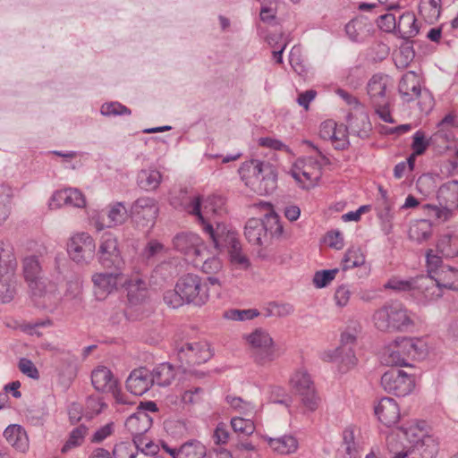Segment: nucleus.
<instances>
[{"label":"nucleus","mask_w":458,"mask_h":458,"mask_svg":"<svg viewBox=\"0 0 458 458\" xmlns=\"http://www.w3.org/2000/svg\"><path fill=\"white\" fill-rule=\"evenodd\" d=\"M223 199L220 197L201 196L190 197L184 205V210L195 216L196 221L201 225L202 230L212 240L215 247H219L220 233L225 231L224 225L216 220V216L223 212Z\"/></svg>","instance_id":"obj_1"},{"label":"nucleus","mask_w":458,"mask_h":458,"mask_svg":"<svg viewBox=\"0 0 458 458\" xmlns=\"http://www.w3.org/2000/svg\"><path fill=\"white\" fill-rule=\"evenodd\" d=\"M239 174L245 185L259 195L271 194L276 188V174L268 162L251 159L242 165Z\"/></svg>","instance_id":"obj_2"},{"label":"nucleus","mask_w":458,"mask_h":458,"mask_svg":"<svg viewBox=\"0 0 458 458\" xmlns=\"http://www.w3.org/2000/svg\"><path fill=\"white\" fill-rule=\"evenodd\" d=\"M427 351V344L423 339L398 337L384 350L382 361L387 366H408V358H423Z\"/></svg>","instance_id":"obj_3"},{"label":"nucleus","mask_w":458,"mask_h":458,"mask_svg":"<svg viewBox=\"0 0 458 458\" xmlns=\"http://www.w3.org/2000/svg\"><path fill=\"white\" fill-rule=\"evenodd\" d=\"M375 327L382 332H404L413 326L408 310L400 302L386 303L372 317Z\"/></svg>","instance_id":"obj_4"},{"label":"nucleus","mask_w":458,"mask_h":458,"mask_svg":"<svg viewBox=\"0 0 458 458\" xmlns=\"http://www.w3.org/2000/svg\"><path fill=\"white\" fill-rule=\"evenodd\" d=\"M245 339L257 365L267 367L279 357L276 345L267 330L257 328L247 335Z\"/></svg>","instance_id":"obj_5"},{"label":"nucleus","mask_w":458,"mask_h":458,"mask_svg":"<svg viewBox=\"0 0 458 458\" xmlns=\"http://www.w3.org/2000/svg\"><path fill=\"white\" fill-rule=\"evenodd\" d=\"M100 265L107 269L122 271L124 260L122 257L117 238L111 233H104L98 242L97 251Z\"/></svg>","instance_id":"obj_6"},{"label":"nucleus","mask_w":458,"mask_h":458,"mask_svg":"<svg viewBox=\"0 0 458 458\" xmlns=\"http://www.w3.org/2000/svg\"><path fill=\"white\" fill-rule=\"evenodd\" d=\"M176 285L177 291L182 294L185 303L202 306L208 300V286L197 275L187 274L182 276Z\"/></svg>","instance_id":"obj_7"},{"label":"nucleus","mask_w":458,"mask_h":458,"mask_svg":"<svg viewBox=\"0 0 458 458\" xmlns=\"http://www.w3.org/2000/svg\"><path fill=\"white\" fill-rule=\"evenodd\" d=\"M17 262L14 257L0 259V302H11L18 293L20 284L16 275Z\"/></svg>","instance_id":"obj_8"},{"label":"nucleus","mask_w":458,"mask_h":458,"mask_svg":"<svg viewBox=\"0 0 458 458\" xmlns=\"http://www.w3.org/2000/svg\"><path fill=\"white\" fill-rule=\"evenodd\" d=\"M158 211L157 201L154 198L143 196L131 204L129 214L139 227L146 228L155 225Z\"/></svg>","instance_id":"obj_9"},{"label":"nucleus","mask_w":458,"mask_h":458,"mask_svg":"<svg viewBox=\"0 0 458 458\" xmlns=\"http://www.w3.org/2000/svg\"><path fill=\"white\" fill-rule=\"evenodd\" d=\"M381 386L385 391L396 396H406L414 388V379L411 375L394 368L385 372L381 377Z\"/></svg>","instance_id":"obj_10"},{"label":"nucleus","mask_w":458,"mask_h":458,"mask_svg":"<svg viewBox=\"0 0 458 458\" xmlns=\"http://www.w3.org/2000/svg\"><path fill=\"white\" fill-rule=\"evenodd\" d=\"M290 174L303 189H310L321 177V165L311 157L301 158L293 164Z\"/></svg>","instance_id":"obj_11"},{"label":"nucleus","mask_w":458,"mask_h":458,"mask_svg":"<svg viewBox=\"0 0 458 458\" xmlns=\"http://www.w3.org/2000/svg\"><path fill=\"white\" fill-rule=\"evenodd\" d=\"M177 356L182 365L195 366L205 363L212 357L206 342L182 343L176 346Z\"/></svg>","instance_id":"obj_12"},{"label":"nucleus","mask_w":458,"mask_h":458,"mask_svg":"<svg viewBox=\"0 0 458 458\" xmlns=\"http://www.w3.org/2000/svg\"><path fill=\"white\" fill-rule=\"evenodd\" d=\"M67 250L73 261L87 263L95 255L96 243L88 233H78L71 237Z\"/></svg>","instance_id":"obj_13"},{"label":"nucleus","mask_w":458,"mask_h":458,"mask_svg":"<svg viewBox=\"0 0 458 458\" xmlns=\"http://www.w3.org/2000/svg\"><path fill=\"white\" fill-rule=\"evenodd\" d=\"M220 246L215 248H226L230 262L233 266L243 270L249 268L250 262L248 257L242 252L241 242L233 232L228 231L225 233L224 231V233H220Z\"/></svg>","instance_id":"obj_14"},{"label":"nucleus","mask_w":458,"mask_h":458,"mask_svg":"<svg viewBox=\"0 0 458 458\" xmlns=\"http://www.w3.org/2000/svg\"><path fill=\"white\" fill-rule=\"evenodd\" d=\"M94 293L98 300H104L107 295L116 291L119 284H123L122 271L113 273L102 272L92 276Z\"/></svg>","instance_id":"obj_15"},{"label":"nucleus","mask_w":458,"mask_h":458,"mask_svg":"<svg viewBox=\"0 0 458 458\" xmlns=\"http://www.w3.org/2000/svg\"><path fill=\"white\" fill-rule=\"evenodd\" d=\"M173 245L177 251L191 258L192 260L206 252V246L198 234L193 233L176 234L173 239Z\"/></svg>","instance_id":"obj_16"},{"label":"nucleus","mask_w":458,"mask_h":458,"mask_svg":"<svg viewBox=\"0 0 458 458\" xmlns=\"http://www.w3.org/2000/svg\"><path fill=\"white\" fill-rule=\"evenodd\" d=\"M22 275L31 289L38 288L43 284L44 269L42 259L35 254L25 256L21 260Z\"/></svg>","instance_id":"obj_17"},{"label":"nucleus","mask_w":458,"mask_h":458,"mask_svg":"<svg viewBox=\"0 0 458 458\" xmlns=\"http://www.w3.org/2000/svg\"><path fill=\"white\" fill-rule=\"evenodd\" d=\"M153 386L150 370L140 368L132 370L127 380L126 388L134 395H142Z\"/></svg>","instance_id":"obj_18"},{"label":"nucleus","mask_w":458,"mask_h":458,"mask_svg":"<svg viewBox=\"0 0 458 458\" xmlns=\"http://www.w3.org/2000/svg\"><path fill=\"white\" fill-rule=\"evenodd\" d=\"M63 205L83 208L86 205V200L82 192L78 189L69 188L55 191L49 202L51 208Z\"/></svg>","instance_id":"obj_19"},{"label":"nucleus","mask_w":458,"mask_h":458,"mask_svg":"<svg viewBox=\"0 0 458 458\" xmlns=\"http://www.w3.org/2000/svg\"><path fill=\"white\" fill-rule=\"evenodd\" d=\"M375 414L383 424L391 427L399 420L400 410L393 398L384 397L375 407Z\"/></svg>","instance_id":"obj_20"},{"label":"nucleus","mask_w":458,"mask_h":458,"mask_svg":"<svg viewBox=\"0 0 458 458\" xmlns=\"http://www.w3.org/2000/svg\"><path fill=\"white\" fill-rule=\"evenodd\" d=\"M398 90L403 99L411 102L421 94L420 80L414 72H408L403 75L398 85Z\"/></svg>","instance_id":"obj_21"},{"label":"nucleus","mask_w":458,"mask_h":458,"mask_svg":"<svg viewBox=\"0 0 458 458\" xmlns=\"http://www.w3.org/2000/svg\"><path fill=\"white\" fill-rule=\"evenodd\" d=\"M389 82L390 78L381 73L374 74L370 78L367 85V90L372 104H383L382 102L389 100L386 95Z\"/></svg>","instance_id":"obj_22"},{"label":"nucleus","mask_w":458,"mask_h":458,"mask_svg":"<svg viewBox=\"0 0 458 458\" xmlns=\"http://www.w3.org/2000/svg\"><path fill=\"white\" fill-rule=\"evenodd\" d=\"M91 382L96 390L104 393L115 392L117 380L106 367H98L91 373Z\"/></svg>","instance_id":"obj_23"},{"label":"nucleus","mask_w":458,"mask_h":458,"mask_svg":"<svg viewBox=\"0 0 458 458\" xmlns=\"http://www.w3.org/2000/svg\"><path fill=\"white\" fill-rule=\"evenodd\" d=\"M322 359L326 361H339L341 369L347 371L354 368L358 362L352 348L338 347L333 351L325 352Z\"/></svg>","instance_id":"obj_24"},{"label":"nucleus","mask_w":458,"mask_h":458,"mask_svg":"<svg viewBox=\"0 0 458 458\" xmlns=\"http://www.w3.org/2000/svg\"><path fill=\"white\" fill-rule=\"evenodd\" d=\"M128 216L125 205L123 202H114L108 207L106 223L96 222L95 226L98 231H101L105 227L113 228L124 224Z\"/></svg>","instance_id":"obj_25"},{"label":"nucleus","mask_w":458,"mask_h":458,"mask_svg":"<svg viewBox=\"0 0 458 458\" xmlns=\"http://www.w3.org/2000/svg\"><path fill=\"white\" fill-rule=\"evenodd\" d=\"M244 235L248 242L252 245L263 246L268 241L266 233V227L261 219L250 218L244 226Z\"/></svg>","instance_id":"obj_26"},{"label":"nucleus","mask_w":458,"mask_h":458,"mask_svg":"<svg viewBox=\"0 0 458 458\" xmlns=\"http://www.w3.org/2000/svg\"><path fill=\"white\" fill-rule=\"evenodd\" d=\"M153 418L144 411H137L125 421V428L132 435H143L151 428Z\"/></svg>","instance_id":"obj_27"},{"label":"nucleus","mask_w":458,"mask_h":458,"mask_svg":"<svg viewBox=\"0 0 458 458\" xmlns=\"http://www.w3.org/2000/svg\"><path fill=\"white\" fill-rule=\"evenodd\" d=\"M408 427L400 428L397 434H391L387 437L386 446L391 458H403V456L412 448L413 445L410 444L403 434V430Z\"/></svg>","instance_id":"obj_28"},{"label":"nucleus","mask_w":458,"mask_h":458,"mask_svg":"<svg viewBox=\"0 0 458 458\" xmlns=\"http://www.w3.org/2000/svg\"><path fill=\"white\" fill-rule=\"evenodd\" d=\"M259 207L267 211L262 223L266 227V233H268L272 236L280 237L284 233L283 225L281 224L279 216L273 210L272 205L267 202H259Z\"/></svg>","instance_id":"obj_29"},{"label":"nucleus","mask_w":458,"mask_h":458,"mask_svg":"<svg viewBox=\"0 0 458 458\" xmlns=\"http://www.w3.org/2000/svg\"><path fill=\"white\" fill-rule=\"evenodd\" d=\"M354 428H345L342 434L341 449L344 453V458H360L361 445L355 438Z\"/></svg>","instance_id":"obj_30"},{"label":"nucleus","mask_w":458,"mask_h":458,"mask_svg":"<svg viewBox=\"0 0 458 458\" xmlns=\"http://www.w3.org/2000/svg\"><path fill=\"white\" fill-rule=\"evenodd\" d=\"M6 441L20 452L29 447V439L25 430L20 425H10L4 431Z\"/></svg>","instance_id":"obj_31"},{"label":"nucleus","mask_w":458,"mask_h":458,"mask_svg":"<svg viewBox=\"0 0 458 458\" xmlns=\"http://www.w3.org/2000/svg\"><path fill=\"white\" fill-rule=\"evenodd\" d=\"M150 373L153 385L156 384L159 386H167L175 378V369L168 362L158 364Z\"/></svg>","instance_id":"obj_32"},{"label":"nucleus","mask_w":458,"mask_h":458,"mask_svg":"<svg viewBox=\"0 0 458 458\" xmlns=\"http://www.w3.org/2000/svg\"><path fill=\"white\" fill-rule=\"evenodd\" d=\"M123 284H125L128 300L131 303L136 304L140 302L147 296V283L139 276L128 281L123 279Z\"/></svg>","instance_id":"obj_33"},{"label":"nucleus","mask_w":458,"mask_h":458,"mask_svg":"<svg viewBox=\"0 0 458 458\" xmlns=\"http://www.w3.org/2000/svg\"><path fill=\"white\" fill-rule=\"evenodd\" d=\"M162 182V174L157 169H142L137 176L139 187L144 191H151L158 188Z\"/></svg>","instance_id":"obj_34"},{"label":"nucleus","mask_w":458,"mask_h":458,"mask_svg":"<svg viewBox=\"0 0 458 458\" xmlns=\"http://www.w3.org/2000/svg\"><path fill=\"white\" fill-rule=\"evenodd\" d=\"M290 386L297 394L316 388L310 375L304 369H299L292 374Z\"/></svg>","instance_id":"obj_35"},{"label":"nucleus","mask_w":458,"mask_h":458,"mask_svg":"<svg viewBox=\"0 0 458 458\" xmlns=\"http://www.w3.org/2000/svg\"><path fill=\"white\" fill-rule=\"evenodd\" d=\"M396 31L403 38L415 37L419 32L415 14L411 12H405L401 14L397 21Z\"/></svg>","instance_id":"obj_36"},{"label":"nucleus","mask_w":458,"mask_h":458,"mask_svg":"<svg viewBox=\"0 0 458 458\" xmlns=\"http://www.w3.org/2000/svg\"><path fill=\"white\" fill-rule=\"evenodd\" d=\"M268 445L280 454H290L294 453L298 448L297 439L291 435H284L280 437L266 438Z\"/></svg>","instance_id":"obj_37"},{"label":"nucleus","mask_w":458,"mask_h":458,"mask_svg":"<svg viewBox=\"0 0 458 458\" xmlns=\"http://www.w3.org/2000/svg\"><path fill=\"white\" fill-rule=\"evenodd\" d=\"M193 263L195 267H199L206 274H216L219 272L223 267L221 259L216 256L209 257L207 249L204 254L193 259Z\"/></svg>","instance_id":"obj_38"},{"label":"nucleus","mask_w":458,"mask_h":458,"mask_svg":"<svg viewBox=\"0 0 458 458\" xmlns=\"http://www.w3.org/2000/svg\"><path fill=\"white\" fill-rule=\"evenodd\" d=\"M89 428L85 425H80L74 428L69 434V437L61 448L62 453H67L70 450L81 446L88 434Z\"/></svg>","instance_id":"obj_39"},{"label":"nucleus","mask_w":458,"mask_h":458,"mask_svg":"<svg viewBox=\"0 0 458 458\" xmlns=\"http://www.w3.org/2000/svg\"><path fill=\"white\" fill-rule=\"evenodd\" d=\"M13 197L12 188L5 184H0V225L10 216Z\"/></svg>","instance_id":"obj_40"},{"label":"nucleus","mask_w":458,"mask_h":458,"mask_svg":"<svg viewBox=\"0 0 458 458\" xmlns=\"http://www.w3.org/2000/svg\"><path fill=\"white\" fill-rule=\"evenodd\" d=\"M182 458H205L206 446L199 440L191 439L181 445Z\"/></svg>","instance_id":"obj_41"},{"label":"nucleus","mask_w":458,"mask_h":458,"mask_svg":"<svg viewBox=\"0 0 458 458\" xmlns=\"http://www.w3.org/2000/svg\"><path fill=\"white\" fill-rule=\"evenodd\" d=\"M437 249L445 257H458V235H443L438 241Z\"/></svg>","instance_id":"obj_42"},{"label":"nucleus","mask_w":458,"mask_h":458,"mask_svg":"<svg viewBox=\"0 0 458 458\" xmlns=\"http://www.w3.org/2000/svg\"><path fill=\"white\" fill-rule=\"evenodd\" d=\"M365 263V256L360 248L352 247L348 249L342 260L344 271L360 267Z\"/></svg>","instance_id":"obj_43"},{"label":"nucleus","mask_w":458,"mask_h":458,"mask_svg":"<svg viewBox=\"0 0 458 458\" xmlns=\"http://www.w3.org/2000/svg\"><path fill=\"white\" fill-rule=\"evenodd\" d=\"M431 235V226L427 220H420L413 224L409 230L411 240L419 243L427 241Z\"/></svg>","instance_id":"obj_44"},{"label":"nucleus","mask_w":458,"mask_h":458,"mask_svg":"<svg viewBox=\"0 0 458 458\" xmlns=\"http://www.w3.org/2000/svg\"><path fill=\"white\" fill-rule=\"evenodd\" d=\"M441 0H421L420 13L428 22L437 21L440 15Z\"/></svg>","instance_id":"obj_45"},{"label":"nucleus","mask_w":458,"mask_h":458,"mask_svg":"<svg viewBox=\"0 0 458 458\" xmlns=\"http://www.w3.org/2000/svg\"><path fill=\"white\" fill-rule=\"evenodd\" d=\"M301 396V408L303 413L314 412L320 404V398L316 388L308 392L298 394Z\"/></svg>","instance_id":"obj_46"},{"label":"nucleus","mask_w":458,"mask_h":458,"mask_svg":"<svg viewBox=\"0 0 458 458\" xmlns=\"http://www.w3.org/2000/svg\"><path fill=\"white\" fill-rule=\"evenodd\" d=\"M448 268H453L452 267H442L438 276L435 278L437 286L438 288H447L451 290L457 291L458 290V280L457 277L453 276L452 274L446 272Z\"/></svg>","instance_id":"obj_47"},{"label":"nucleus","mask_w":458,"mask_h":458,"mask_svg":"<svg viewBox=\"0 0 458 458\" xmlns=\"http://www.w3.org/2000/svg\"><path fill=\"white\" fill-rule=\"evenodd\" d=\"M226 403L235 411L242 412L245 415H251L255 413L256 407L250 403L242 400L241 397L227 395L225 397Z\"/></svg>","instance_id":"obj_48"},{"label":"nucleus","mask_w":458,"mask_h":458,"mask_svg":"<svg viewBox=\"0 0 458 458\" xmlns=\"http://www.w3.org/2000/svg\"><path fill=\"white\" fill-rule=\"evenodd\" d=\"M351 133L354 134L361 139H365L369 136V132L371 130L370 123L368 117L364 114L360 118H357L355 121H352L349 124Z\"/></svg>","instance_id":"obj_49"},{"label":"nucleus","mask_w":458,"mask_h":458,"mask_svg":"<svg viewBox=\"0 0 458 458\" xmlns=\"http://www.w3.org/2000/svg\"><path fill=\"white\" fill-rule=\"evenodd\" d=\"M231 426L234 432L244 436H250L255 431V425L250 419L234 417L231 420Z\"/></svg>","instance_id":"obj_50"},{"label":"nucleus","mask_w":458,"mask_h":458,"mask_svg":"<svg viewBox=\"0 0 458 458\" xmlns=\"http://www.w3.org/2000/svg\"><path fill=\"white\" fill-rule=\"evenodd\" d=\"M100 113L105 116H116L130 115L131 112L119 102H109L101 106Z\"/></svg>","instance_id":"obj_51"},{"label":"nucleus","mask_w":458,"mask_h":458,"mask_svg":"<svg viewBox=\"0 0 458 458\" xmlns=\"http://www.w3.org/2000/svg\"><path fill=\"white\" fill-rule=\"evenodd\" d=\"M377 216L384 233L389 234L393 229L394 213L386 200H384V208L378 212Z\"/></svg>","instance_id":"obj_52"},{"label":"nucleus","mask_w":458,"mask_h":458,"mask_svg":"<svg viewBox=\"0 0 458 458\" xmlns=\"http://www.w3.org/2000/svg\"><path fill=\"white\" fill-rule=\"evenodd\" d=\"M259 315L256 309L249 310H229L225 312V318L233 321H245L252 319Z\"/></svg>","instance_id":"obj_53"},{"label":"nucleus","mask_w":458,"mask_h":458,"mask_svg":"<svg viewBox=\"0 0 458 458\" xmlns=\"http://www.w3.org/2000/svg\"><path fill=\"white\" fill-rule=\"evenodd\" d=\"M334 134L330 140L335 148L339 150L345 149L349 146L347 128L343 124H336V130H335Z\"/></svg>","instance_id":"obj_54"},{"label":"nucleus","mask_w":458,"mask_h":458,"mask_svg":"<svg viewBox=\"0 0 458 458\" xmlns=\"http://www.w3.org/2000/svg\"><path fill=\"white\" fill-rule=\"evenodd\" d=\"M338 268L317 271L313 276V284L317 288L327 286L338 273Z\"/></svg>","instance_id":"obj_55"},{"label":"nucleus","mask_w":458,"mask_h":458,"mask_svg":"<svg viewBox=\"0 0 458 458\" xmlns=\"http://www.w3.org/2000/svg\"><path fill=\"white\" fill-rule=\"evenodd\" d=\"M393 11H387L386 13L380 14L377 20V26L384 31H396L397 21Z\"/></svg>","instance_id":"obj_56"},{"label":"nucleus","mask_w":458,"mask_h":458,"mask_svg":"<svg viewBox=\"0 0 458 458\" xmlns=\"http://www.w3.org/2000/svg\"><path fill=\"white\" fill-rule=\"evenodd\" d=\"M114 458H135V445L131 442L116 444L113 449Z\"/></svg>","instance_id":"obj_57"},{"label":"nucleus","mask_w":458,"mask_h":458,"mask_svg":"<svg viewBox=\"0 0 458 458\" xmlns=\"http://www.w3.org/2000/svg\"><path fill=\"white\" fill-rule=\"evenodd\" d=\"M106 407V403L98 397L90 396L86 401L85 416L89 419L99 414Z\"/></svg>","instance_id":"obj_58"},{"label":"nucleus","mask_w":458,"mask_h":458,"mask_svg":"<svg viewBox=\"0 0 458 458\" xmlns=\"http://www.w3.org/2000/svg\"><path fill=\"white\" fill-rule=\"evenodd\" d=\"M428 146L429 141L426 140L425 133L422 131H417L413 135V141L411 144L413 155H422Z\"/></svg>","instance_id":"obj_59"},{"label":"nucleus","mask_w":458,"mask_h":458,"mask_svg":"<svg viewBox=\"0 0 458 458\" xmlns=\"http://www.w3.org/2000/svg\"><path fill=\"white\" fill-rule=\"evenodd\" d=\"M165 247L162 243L156 240L149 241L142 251V256L147 260L155 259L156 257L163 254Z\"/></svg>","instance_id":"obj_60"},{"label":"nucleus","mask_w":458,"mask_h":458,"mask_svg":"<svg viewBox=\"0 0 458 458\" xmlns=\"http://www.w3.org/2000/svg\"><path fill=\"white\" fill-rule=\"evenodd\" d=\"M414 57L413 50L409 47H403L394 56V64L398 69L406 68Z\"/></svg>","instance_id":"obj_61"},{"label":"nucleus","mask_w":458,"mask_h":458,"mask_svg":"<svg viewBox=\"0 0 458 458\" xmlns=\"http://www.w3.org/2000/svg\"><path fill=\"white\" fill-rule=\"evenodd\" d=\"M386 288H389L394 291L400 292H407L411 291L415 287V281L413 279L411 280H402L396 277L391 278L385 285Z\"/></svg>","instance_id":"obj_62"},{"label":"nucleus","mask_w":458,"mask_h":458,"mask_svg":"<svg viewBox=\"0 0 458 458\" xmlns=\"http://www.w3.org/2000/svg\"><path fill=\"white\" fill-rule=\"evenodd\" d=\"M352 296V291L347 284L338 286L335 292L334 299L336 306L343 308L345 307Z\"/></svg>","instance_id":"obj_63"},{"label":"nucleus","mask_w":458,"mask_h":458,"mask_svg":"<svg viewBox=\"0 0 458 458\" xmlns=\"http://www.w3.org/2000/svg\"><path fill=\"white\" fill-rule=\"evenodd\" d=\"M115 425L113 421L100 427L91 437L92 443H101L114 434Z\"/></svg>","instance_id":"obj_64"}]
</instances>
